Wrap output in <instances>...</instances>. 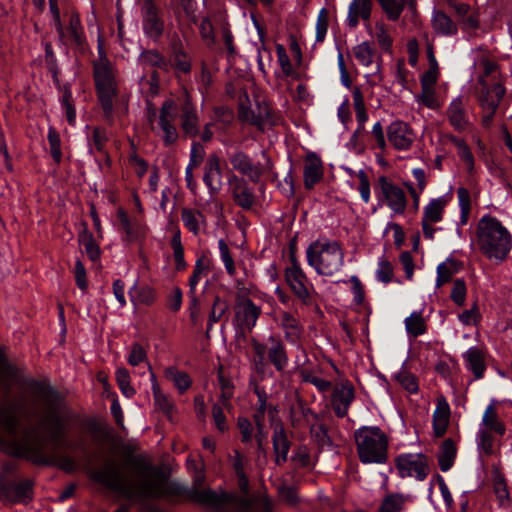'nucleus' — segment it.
<instances>
[{"label":"nucleus","mask_w":512,"mask_h":512,"mask_svg":"<svg viewBox=\"0 0 512 512\" xmlns=\"http://www.w3.org/2000/svg\"><path fill=\"white\" fill-rule=\"evenodd\" d=\"M353 51L355 58L360 64L364 66H370L373 63L376 51L371 46L370 42L364 41L358 44L356 47H354Z\"/></svg>","instance_id":"nucleus-53"},{"label":"nucleus","mask_w":512,"mask_h":512,"mask_svg":"<svg viewBox=\"0 0 512 512\" xmlns=\"http://www.w3.org/2000/svg\"><path fill=\"white\" fill-rule=\"evenodd\" d=\"M180 98H169L163 102L159 112L147 101V119L151 130L160 137L164 146L175 144L179 138L177 119L180 116Z\"/></svg>","instance_id":"nucleus-5"},{"label":"nucleus","mask_w":512,"mask_h":512,"mask_svg":"<svg viewBox=\"0 0 512 512\" xmlns=\"http://www.w3.org/2000/svg\"><path fill=\"white\" fill-rule=\"evenodd\" d=\"M406 331L413 337H418L426 332V323L421 312H413L405 319Z\"/></svg>","instance_id":"nucleus-46"},{"label":"nucleus","mask_w":512,"mask_h":512,"mask_svg":"<svg viewBox=\"0 0 512 512\" xmlns=\"http://www.w3.org/2000/svg\"><path fill=\"white\" fill-rule=\"evenodd\" d=\"M368 33L374 36L384 53H393V38L389 34L388 27L383 22H377L375 25V32L372 31L370 26H367Z\"/></svg>","instance_id":"nucleus-38"},{"label":"nucleus","mask_w":512,"mask_h":512,"mask_svg":"<svg viewBox=\"0 0 512 512\" xmlns=\"http://www.w3.org/2000/svg\"><path fill=\"white\" fill-rule=\"evenodd\" d=\"M387 139L395 149L408 150L415 140V134L407 123L394 121L387 128Z\"/></svg>","instance_id":"nucleus-21"},{"label":"nucleus","mask_w":512,"mask_h":512,"mask_svg":"<svg viewBox=\"0 0 512 512\" xmlns=\"http://www.w3.org/2000/svg\"><path fill=\"white\" fill-rule=\"evenodd\" d=\"M127 362L129 363V365L133 367H137L140 364H145L148 367L150 373L153 372L151 365L148 361L147 351L139 343L132 344L129 354L127 356Z\"/></svg>","instance_id":"nucleus-47"},{"label":"nucleus","mask_w":512,"mask_h":512,"mask_svg":"<svg viewBox=\"0 0 512 512\" xmlns=\"http://www.w3.org/2000/svg\"><path fill=\"white\" fill-rule=\"evenodd\" d=\"M171 246L173 249V256L175 260V268L178 271H182L186 268L187 264L184 259V249L181 243V235L180 231L177 230L172 239H171Z\"/></svg>","instance_id":"nucleus-55"},{"label":"nucleus","mask_w":512,"mask_h":512,"mask_svg":"<svg viewBox=\"0 0 512 512\" xmlns=\"http://www.w3.org/2000/svg\"><path fill=\"white\" fill-rule=\"evenodd\" d=\"M17 375V369L8 361L6 354L0 348V386L10 390L12 380ZM0 425L6 430L7 437L0 436V449L7 453V446L14 441H21L26 432L37 434L33 429H25L22 437L17 438L19 418L10 405L0 406Z\"/></svg>","instance_id":"nucleus-6"},{"label":"nucleus","mask_w":512,"mask_h":512,"mask_svg":"<svg viewBox=\"0 0 512 512\" xmlns=\"http://www.w3.org/2000/svg\"><path fill=\"white\" fill-rule=\"evenodd\" d=\"M446 204L447 201L444 197H439L430 200L424 207L421 224L425 238L430 240L434 239V234L437 229L434 228L433 225L442 221Z\"/></svg>","instance_id":"nucleus-20"},{"label":"nucleus","mask_w":512,"mask_h":512,"mask_svg":"<svg viewBox=\"0 0 512 512\" xmlns=\"http://www.w3.org/2000/svg\"><path fill=\"white\" fill-rule=\"evenodd\" d=\"M233 324L243 333L251 332L261 314V307L253 301L235 302Z\"/></svg>","instance_id":"nucleus-19"},{"label":"nucleus","mask_w":512,"mask_h":512,"mask_svg":"<svg viewBox=\"0 0 512 512\" xmlns=\"http://www.w3.org/2000/svg\"><path fill=\"white\" fill-rule=\"evenodd\" d=\"M99 53L101 55L100 60L93 64L97 96H117V85L112 64L101 49H99Z\"/></svg>","instance_id":"nucleus-15"},{"label":"nucleus","mask_w":512,"mask_h":512,"mask_svg":"<svg viewBox=\"0 0 512 512\" xmlns=\"http://www.w3.org/2000/svg\"><path fill=\"white\" fill-rule=\"evenodd\" d=\"M476 443L480 455L492 456L497 451L493 436L482 428L477 433Z\"/></svg>","instance_id":"nucleus-43"},{"label":"nucleus","mask_w":512,"mask_h":512,"mask_svg":"<svg viewBox=\"0 0 512 512\" xmlns=\"http://www.w3.org/2000/svg\"><path fill=\"white\" fill-rule=\"evenodd\" d=\"M354 400V387L348 380L338 383L332 393V408L337 417L347 415L349 407Z\"/></svg>","instance_id":"nucleus-22"},{"label":"nucleus","mask_w":512,"mask_h":512,"mask_svg":"<svg viewBox=\"0 0 512 512\" xmlns=\"http://www.w3.org/2000/svg\"><path fill=\"white\" fill-rule=\"evenodd\" d=\"M44 50H45L46 67L49 70V72L52 74L53 78L56 80L60 70L58 67L57 57L53 50L52 44L50 42H45Z\"/></svg>","instance_id":"nucleus-62"},{"label":"nucleus","mask_w":512,"mask_h":512,"mask_svg":"<svg viewBox=\"0 0 512 512\" xmlns=\"http://www.w3.org/2000/svg\"><path fill=\"white\" fill-rule=\"evenodd\" d=\"M141 90L147 89L150 96H157L160 88V75L156 70L148 71L140 80Z\"/></svg>","instance_id":"nucleus-54"},{"label":"nucleus","mask_w":512,"mask_h":512,"mask_svg":"<svg viewBox=\"0 0 512 512\" xmlns=\"http://www.w3.org/2000/svg\"><path fill=\"white\" fill-rule=\"evenodd\" d=\"M65 32L66 37L64 39L65 43H62L63 45H67L69 43L77 49L84 48L86 44V37L78 13L72 12L69 15V21L65 28Z\"/></svg>","instance_id":"nucleus-27"},{"label":"nucleus","mask_w":512,"mask_h":512,"mask_svg":"<svg viewBox=\"0 0 512 512\" xmlns=\"http://www.w3.org/2000/svg\"><path fill=\"white\" fill-rule=\"evenodd\" d=\"M379 5L391 21H398L406 5V0H378Z\"/></svg>","instance_id":"nucleus-45"},{"label":"nucleus","mask_w":512,"mask_h":512,"mask_svg":"<svg viewBox=\"0 0 512 512\" xmlns=\"http://www.w3.org/2000/svg\"><path fill=\"white\" fill-rule=\"evenodd\" d=\"M31 389L35 399L46 406L41 422L50 432L51 443L55 448L64 446V441L61 438L64 431V420L57 409V392L40 382H33Z\"/></svg>","instance_id":"nucleus-8"},{"label":"nucleus","mask_w":512,"mask_h":512,"mask_svg":"<svg viewBox=\"0 0 512 512\" xmlns=\"http://www.w3.org/2000/svg\"><path fill=\"white\" fill-rule=\"evenodd\" d=\"M262 156L263 163H254L247 154L237 151L230 155L229 161L234 171L246 176L251 182L258 183L261 177L273 168V163L266 152H262Z\"/></svg>","instance_id":"nucleus-13"},{"label":"nucleus","mask_w":512,"mask_h":512,"mask_svg":"<svg viewBox=\"0 0 512 512\" xmlns=\"http://www.w3.org/2000/svg\"><path fill=\"white\" fill-rule=\"evenodd\" d=\"M345 251L340 241L328 237H319L306 249L307 264L317 275L333 277L345 263Z\"/></svg>","instance_id":"nucleus-3"},{"label":"nucleus","mask_w":512,"mask_h":512,"mask_svg":"<svg viewBox=\"0 0 512 512\" xmlns=\"http://www.w3.org/2000/svg\"><path fill=\"white\" fill-rule=\"evenodd\" d=\"M240 118L252 125L262 127L270 118V106L265 98H244L239 107Z\"/></svg>","instance_id":"nucleus-17"},{"label":"nucleus","mask_w":512,"mask_h":512,"mask_svg":"<svg viewBox=\"0 0 512 512\" xmlns=\"http://www.w3.org/2000/svg\"><path fill=\"white\" fill-rule=\"evenodd\" d=\"M396 469L401 478H415L423 481L429 473V465L425 455L421 453H404L395 459Z\"/></svg>","instance_id":"nucleus-16"},{"label":"nucleus","mask_w":512,"mask_h":512,"mask_svg":"<svg viewBox=\"0 0 512 512\" xmlns=\"http://www.w3.org/2000/svg\"><path fill=\"white\" fill-rule=\"evenodd\" d=\"M448 118L450 124L458 131H464L469 126L466 111L459 98H455L448 108Z\"/></svg>","instance_id":"nucleus-35"},{"label":"nucleus","mask_w":512,"mask_h":512,"mask_svg":"<svg viewBox=\"0 0 512 512\" xmlns=\"http://www.w3.org/2000/svg\"><path fill=\"white\" fill-rule=\"evenodd\" d=\"M458 272V264L454 260H447L437 267L436 286L440 287L449 282L453 275Z\"/></svg>","instance_id":"nucleus-48"},{"label":"nucleus","mask_w":512,"mask_h":512,"mask_svg":"<svg viewBox=\"0 0 512 512\" xmlns=\"http://www.w3.org/2000/svg\"><path fill=\"white\" fill-rule=\"evenodd\" d=\"M397 383L410 394H415L419 390L417 378L411 372L402 368L394 375Z\"/></svg>","instance_id":"nucleus-51"},{"label":"nucleus","mask_w":512,"mask_h":512,"mask_svg":"<svg viewBox=\"0 0 512 512\" xmlns=\"http://www.w3.org/2000/svg\"><path fill=\"white\" fill-rule=\"evenodd\" d=\"M44 443L38 434L26 432L21 441H14L7 446V453L16 457L32 460L36 464H54L65 472H72L76 468L75 461L69 457L52 453L43 455Z\"/></svg>","instance_id":"nucleus-4"},{"label":"nucleus","mask_w":512,"mask_h":512,"mask_svg":"<svg viewBox=\"0 0 512 512\" xmlns=\"http://www.w3.org/2000/svg\"><path fill=\"white\" fill-rule=\"evenodd\" d=\"M269 346H266V354L269 362L277 371H283L289 362L286 348L282 341L275 336H269L267 339Z\"/></svg>","instance_id":"nucleus-28"},{"label":"nucleus","mask_w":512,"mask_h":512,"mask_svg":"<svg viewBox=\"0 0 512 512\" xmlns=\"http://www.w3.org/2000/svg\"><path fill=\"white\" fill-rule=\"evenodd\" d=\"M251 345L253 351L255 353L254 357V365L255 369L258 373L264 372L265 367V355H266V345L257 341L256 339H252Z\"/></svg>","instance_id":"nucleus-63"},{"label":"nucleus","mask_w":512,"mask_h":512,"mask_svg":"<svg viewBox=\"0 0 512 512\" xmlns=\"http://www.w3.org/2000/svg\"><path fill=\"white\" fill-rule=\"evenodd\" d=\"M435 30L443 35L452 36L457 34V26L453 20L442 10H435L432 17Z\"/></svg>","instance_id":"nucleus-37"},{"label":"nucleus","mask_w":512,"mask_h":512,"mask_svg":"<svg viewBox=\"0 0 512 512\" xmlns=\"http://www.w3.org/2000/svg\"><path fill=\"white\" fill-rule=\"evenodd\" d=\"M407 497L402 494L394 493L387 495L379 507L378 512H401L405 505Z\"/></svg>","instance_id":"nucleus-52"},{"label":"nucleus","mask_w":512,"mask_h":512,"mask_svg":"<svg viewBox=\"0 0 512 512\" xmlns=\"http://www.w3.org/2000/svg\"><path fill=\"white\" fill-rule=\"evenodd\" d=\"M285 282L303 305H310L312 302V293L315 291L314 285L308 279L300 263L294 256L291 257V265L285 269Z\"/></svg>","instance_id":"nucleus-12"},{"label":"nucleus","mask_w":512,"mask_h":512,"mask_svg":"<svg viewBox=\"0 0 512 512\" xmlns=\"http://www.w3.org/2000/svg\"><path fill=\"white\" fill-rule=\"evenodd\" d=\"M310 433L313 440L321 447L331 444L327 429L323 424H313L310 427Z\"/></svg>","instance_id":"nucleus-64"},{"label":"nucleus","mask_w":512,"mask_h":512,"mask_svg":"<svg viewBox=\"0 0 512 512\" xmlns=\"http://www.w3.org/2000/svg\"><path fill=\"white\" fill-rule=\"evenodd\" d=\"M481 425L484 426V430H487L488 432H495L501 436L504 435L506 431L505 425L499 419L493 404L486 407L482 416Z\"/></svg>","instance_id":"nucleus-36"},{"label":"nucleus","mask_w":512,"mask_h":512,"mask_svg":"<svg viewBox=\"0 0 512 512\" xmlns=\"http://www.w3.org/2000/svg\"><path fill=\"white\" fill-rule=\"evenodd\" d=\"M456 456V447L454 442L451 439H446L441 448L438 455V463L441 471H448L453 463Z\"/></svg>","instance_id":"nucleus-41"},{"label":"nucleus","mask_w":512,"mask_h":512,"mask_svg":"<svg viewBox=\"0 0 512 512\" xmlns=\"http://www.w3.org/2000/svg\"><path fill=\"white\" fill-rule=\"evenodd\" d=\"M475 244L487 259L500 264L512 249V235L497 218L486 215L478 221Z\"/></svg>","instance_id":"nucleus-2"},{"label":"nucleus","mask_w":512,"mask_h":512,"mask_svg":"<svg viewBox=\"0 0 512 512\" xmlns=\"http://www.w3.org/2000/svg\"><path fill=\"white\" fill-rule=\"evenodd\" d=\"M273 450L275 453V462L281 465L287 461L288 452L290 450L291 441L282 424H275L273 427Z\"/></svg>","instance_id":"nucleus-31"},{"label":"nucleus","mask_w":512,"mask_h":512,"mask_svg":"<svg viewBox=\"0 0 512 512\" xmlns=\"http://www.w3.org/2000/svg\"><path fill=\"white\" fill-rule=\"evenodd\" d=\"M218 248L220 253L221 261L223 262L226 272L230 276H234L236 274V267L234 263V259L231 255L230 249L225 242V240L220 239L218 241Z\"/></svg>","instance_id":"nucleus-58"},{"label":"nucleus","mask_w":512,"mask_h":512,"mask_svg":"<svg viewBox=\"0 0 512 512\" xmlns=\"http://www.w3.org/2000/svg\"><path fill=\"white\" fill-rule=\"evenodd\" d=\"M359 460L363 464H384L388 459L389 439L377 426H361L354 432Z\"/></svg>","instance_id":"nucleus-7"},{"label":"nucleus","mask_w":512,"mask_h":512,"mask_svg":"<svg viewBox=\"0 0 512 512\" xmlns=\"http://www.w3.org/2000/svg\"><path fill=\"white\" fill-rule=\"evenodd\" d=\"M195 80L197 81L202 96H206L212 86V74L207 65L202 62L200 71L195 74Z\"/></svg>","instance_id":"nucleus-59"},{"label":"nucleus","mask_w":512,"mask_h":512,"mask_svg":"<svg viewBox=\"0 0 512 512\" xmlns=\"http://www.w3.org/2000/svg\"><path fill=\"white\" fill-rule=\"evenodd\" d=\"M190 498L204 506L210 508H222L224 506H232L235 512H251V501L249 499H235L232 495L216 492L211 489L200 490L193 489L190 492Z\"/></svg>","instance_id":"nucleus-11"},{"label":"nucleus","mask_w":512,"mask_h":512,"mask_svg":"<svg viewBox=\"0 0 512 512\" xmlns=\"http://www.w3.org/2000/svg\"><path fill=\"white\" fill-rule=\"evenodd\" d=\"M181 220L185 228L194 236L205 232L208 226L206 216L200 210L194 208H182Z\"/></svg>","instance_id":"nucleus-29"},{"label":"nucleus","mask_w":512,"mask_h":512,"mask_svg":"<svg viewBox=\"0 0 512 512\" xmlns=\"http://www.w3.org/2000/svg\"><path fill=\"white\" fill-rule=\"evenodd\" d=\"M463 359L466 368L473 373L475 379H481L486 370L483 350L476 346L470 347L463 354Z\"/></svg>","instance_id":"nucleus-32"},{"label":"nucleus","mask_w":512,"mask_h":512,"mask_svg":"<svg viewBox=\"0 0 512 512\" xmlns=\"http://www.w3.org/2000/svg\"><path fill=\"white\" fill-rule=\"evenodd\" d=\"M165 377L172 381L180 393H184L191 386V379L185 372L179 371L176 367H168L164 371Z\"/></svg>","instance_id":"nucleus-42"},{"label":"nucleus","mask_w":512,"mask_h":512,"mask_svg":"<svg viewBox=\"0 0 512 512\" xmlns=\"http://www.w3.org/2000/svg\"><path fill=\"white\" fill-rule=\"evenodd\" d=\"M32 486L33 483L30 480H24L13 484V502L31 499Z\"/></svg>","instance_id":"nucleus-61"},{"label":"nucleus","mask_w":512,"mask_h":512,"mask_svg":"<svg viewBox=\"0 0 512 512\" xmlns=\"http://www.w3.org/2000/svg\"><path fill=\"white\" fill-rule=\"evenodd\" d=\"M151 382H152V392H153L156 408L158 410H160L161 412H163L168 418H171L173 410H174V405L168 399V397L161 392L154 372H151Z\"/></svg>","instance_id":"nucleus-39"},{"label":"nucleus","mask_w":512,"mask_h":512,"mask_svg":"<svg viewBox=\"0 0 512 512\" xmlns=\"http://www.w3.org/2000/svg\"><path fill=\"white\" fill-rule=\"evenodd\" d=\"M223 173L220 158L217 154H211L204 165L203 182L208 189L210 201L213 203L218 216L223 215V204L216 199V195L221 191L223 182Z\"/></svg>","instance_id":"nucleus-14"},{"label":"nucleus","mask_w":512,"mask_h":512,"mask_svg":"<svg viewBox=\"0 0 512 512\" xmlns=\"http://www.w3.org/2000/svg\"><path fill=\"white\" fill-rule=\"evenodd\" d=\"M372 7V0H352L348 7L346 19L348 27L356 28L359 25V19L368 22L371 18Z\"/></svg>","instance_id":"nucleus-26"},{"label":"nucleus","mask_w":512,"mask_h":512,"mask_svg":"<svg viewBox=\"0 0 512 512\" xmlns=\"http://www.w3.org/2000/svg\"><path fill=\"white\" fill-rule=\"evenodd\" d=\"M180 120L183 132L190 137H195L199 132L197 109L189 98H180Z\"/></svg>","instance_id":"nucleus-25"},{"label":"nucleus","mask_w":512,"mask_h":512,"mask_svg":"<svg viewBox=\"0 0 512 512\" xmlns=\"http://www.w3.org/2000/svg\"><path fill=\"white\" fill-rule=\"evenodd\" d=\"M493 487L499 501L504 503L509 498L508 487L504 475L498 469L493 470Z\"/></svg>","instance_id":"nucleus-57"},{"label":"nucleus","mask_w":512,"mask_h":512,"mask_svg":"<svg viewBox=\"0 0 512 512\" xmlns=\"http://www.w3.org/2000/svg\"><path fill=\"white\" fill-rule=\"evenodd\" d=\"M227 310L228 303L221 299L219 296H216L212 305L211 312L209 314L208 330H210L212 326L225 315Z\"/></svg>","instance_id":"nucleus-56"},{"label":"nucleus","mask_w":512,"mask_h":512,"mask_svg":"<svg viewBox=\"0 0 512 512\" xmlns=\"http://www.w3.org/2000/svg\"><path fill=\"white\" fill-rule=\"evenodd\" d=\"M228 185L236 205L245 210H249L254 205V192L244 178L232 174L228 179Z\"/></svg>","instance_id":"nucleus-23"},{"label":"nucleus","mask_w":512,"mask_h":512,"mask_svg":"<svg viewBox=\"0 0 512 512\" xmlns=\"http://www.w3.org/2000/svg\"><path fill=\"white\" fill-rule=\"evenodd\" d=\"M276 321L288 343L298 344L300 342L304 327L295 314L289 311H281Z\"/></svg>","instance_id":"nucleus-24"},{"label":"nucleus","mask_w":512,"mask_h":512,"mask_svg":"<svg viewBox=\"0 0 512 512\" xmlns=\"http://www.w3.org/2000/svg\"><path fill=\"white\" fill-rule=\"evenodd\" d=\"M167 56H164L159 51L154 49H148L141 52L139 56V62L144 66L151 68H158L164 72H167Z\"/></svg>","instance_id":"nucleus-40"},{"label":"nucleus","mask_w":512,"mask_h":512,"mask_svg":"<svg viewBox=\"0 0 512 512\" xmlns=\"http://www.w3.org/2000/svg\"><path fill=\"white\" fill-rule=\"evenodd\" d=\"M451 410L450 406L444 396H439L436 399V408L433 413V431L435 436H443L448 428L450 422Z\"/></svg>","instance_id":"nucleus-30"},{"label":"nucleus","mask_w":512,"mask_h":512,"mask_svg":"<svg viewBox=\"0 0 512 512\" xmlns=\"http://www.w3.org/2000/svg\"><path fill=\"white\" fill-rule=\"evenodd\" d=\"M117 217L120 221L121 229L125 233V239L129 242L135 241L144 236L145 227L136 219H129L127 213L123 209H119Z\"/></svg>","instance_id":"nucleus-34"},{"label":"nucleus","mask_w":512,"mask_h":512,"mask_svg":"<svg viewBox=\"0 0 512 512\" xmlns=\"http://www.w3.org/2000/svg\"><path fill=\"white\" fill-rule=\"evenodd\" d=\"M375 196L379 205L387 206L394 215H403L408 206L405 191L385 175L377 178L374 185Z\"/></svg>","instance_id":"nucleus-10"},{"label":"nucleus","mask_w":512,"mask_h":512,"mask_svg":"<svg viewBox=\"0 0 512 512\" xmlns=\"http://www.w3.org/2000/svg\"><path fill=\"white\" fill-rule=\"evenodd\" d=\"M78 240L92 261H97L100 258V248L96 244L93 235L86 228L79 234Z\"/></svg>","instance_id":"nucleus-50"},{"label":"nucleus","mask_w":512,"mask_h":512,"mask_svg":"<svg viewBox=\"0 0 512 512\" xmlns=\"http://www.w3.org/2000/svg\"><path fill=\"white\" fill-rule=\"evenodd\" d=\"M143 31L147 37L156 41L164 32V20L161 8L155 0H144L142 6Z\"/></svg>","instance_id":"nucleus-18"},{"label":"nucleus","mask_w":512,"mask_h":512,"mask_svg":"<svg viewBox=\"0 0 512 512\" xmlns=\"http://www.w3.org/2000/svg\"><path fill=\"white\" fill-rule=\"evenodd\" d=\"M129 295L131 298V301L133 303L143 304V305H151L156 300V293L154 289H152L149 286H144L138 288L136 285H134L130 291Z\"/></svg>","instance_id":"nucleus-44"},{"label":"nucleus","mask_w":512,"mask_h":512,"mask_svg":"<svg viewBox=\"0 0 512 512\" xmlns=\"http://www.w3.org/2000/svg\"><path fill=\"white\" fill-rule=\"evenodd\" d=\"M323 176L322 161L315 154L306 157L304 165V185L311 189Z\"/></svg>","instance_id":"nucleus-33"},{"label":"nucleus","mask_w":512,"mask_h":512,"mask_svg":"<svg viewBox=\"0 0 512 512\" xmlns=\"http://www.w3.org/2000/svg\"><path fill=\"white\" fill-rule=\"evenodd\" d=\"M135 472L136 478H125L113 460L105 462L95 473V478L124 497L136 502L141 510L150 511L149 499H158L180 493L181 487L170 482L159 468L154 467L144 458L135 456L127 461Z\"/></svg>","instance_id":"nucleus-1"},{"label":"nucleus","mask_w":512,"mask_h":512,"mask_svg":"<svg viewBox=\"0 0 512 512\" xmlns=\"http://www.w3.org/2000/svg\"><path fill=\"white\" fill-rule=\"evenodd\" d=\"M209 266V259L204 256L196 260L193 273L189 278V291H196L200 279L208 274Z\"/></svg>","instance_id":"nucleus-49"},{"label":"nucleus","mask_w":512,"mask_h":512,"mask_svg":"<svg viewBox=\"0 0 512 512\" xmlns=\"http://www.w3.org/2000/svg\"><path fill=\"white\" fill-rule=\"evenodd\" d=\"M166 63L167 72L172 70L180 83L185 85L186 83L191 82V74L193 69L192 57L184 47V44L180 38L176 37L170 41ZM184 87V96H190L188 88L186 86Z\"/></svg>","instance_id":"nucleus-9"},{"label":"nucleus","mask_w":512,"mask_h":512,"mask_svg":"<svg viewBox=\"0 0 512 512\" xmlns=\"http://www.w3.org/2000/svg\"><path fill=\"white\" fill-rule=\"evenodd\" d=\"M438 70L428 69L421 76L422 93L418 96H435L431 89L436 84L438 78Z\"/></svg>","instance_id":"nucleus-60"}]
</instances>
